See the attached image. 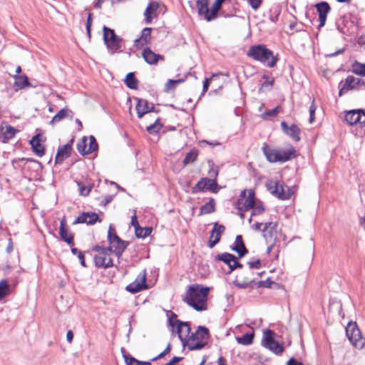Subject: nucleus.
I'll return each instance as SVG.
<instances>
[{
    "mask_svg": "<svg viewBox=\"0 0 365 365\" xmlns=\"http://www.w3.org/2000/svg\"><path fill=\"white\" fill-rule=\"evenodd\" d=\"M210 289L195 284L190 285L182 297V301L197 312L207 309V298Z\"/></svg>",
    "mask_w": 365,
    "mask_h": 365,
    "instance_id": "1",
    "label": "nucleus"
},
{
    "mask_svg": "<svg viewBox=\"0 0 365 365\" xmlns=\"http://www.w3.org/2000/svg\"><path fill=\"white\" fill-rule=\"evenodd\" d=\"M247 56L269 68L274 67L277 61V58L273 55V52L262 44L251 46L247 51Z\"/></svg>",
    "mask_w": 365,
    "mask_h": 365,
    "instance_id": "2",
    "label": "nucleus"
},
{
    "mask_svg": "<svg viewBox=\"0 0 365 365\" xmlns=\"http://www.w3.org/2000/svg\"><path fill=\"white\" fill-rule=\"evenodd\" d=\"M209 330L205 327L199 326L195 333H192L187 340L190 350H200L207 344L209 339Z\"/></svg>",
    "mask_w": 365,
    "mask_h": 365,
    "instance_id": "3",
    "label": "nucleus"
},
{
    "mask_svg": "<svg viewBox=\"0 0 365 365\" xmlns=\"http://www.w3.org/2000/svg\"><path fill=\"white\" fill-rule=\"evenodd\" d=\"M103 31V41L106 45L108 52L110 54H114L118 51H121L123 39L116 35L114 30L104 26Z\"/></svg>",
    "mask_w": 365,
    "mask_h": 365,
    "instance_id": "4",
    "label": "nucleus"
},
{
    "mask_svg": "<svg viewBox=\"0 0 365 365\" xmlns=\"http://www.w3.org/2000/svg\"><path fill=\"white\" fill-rule=\"evenodd\" d=\"M108 241L110 245L108 248H111V252L113 249V252L118 257H120L122 255L128 245L127 242L121 240L117 235L115 230L112 225H110L108 232Z\"/></svg>",
    "mask_w": 365,
    "mask_h": 365,
    "instance_id": "5",
    "label": "nucleus"
},
{
    "mask_svg": "<svg viewBox=\"0 0 365 365\" xmlns=\"http://www.w3.org/2000/svg\"><path fill=\"white\" fill-rule=\"evenodd\" d=\"M346 336L352 345L361 349L365 345V339L362 337L361 331L356 322H349L346 327Z\"/></svg>",
    "mask_w": 365,
    "mask_h": 365,
    "instance_id": "6",
    "label": "nucleus"
},
{
    "mask_svg": "<svg viewBox=\"0 0 365 365\" xmlns=\"http://www.w3.org/2000/svg\"><path fill=\"white\" fill-rule=\"evenodd\" d=\"M255 205V192L253 190H243L237 202L236 208L239 212L247 211Z\"/></svg>",
    "mask_w": 365,
    "mask_h": 365,
    "instance_id": "7",
    "label": "nucleus"
},
{
    "mask_svg": "<svg viewBox=\"0 0 365 365\" xmlns=\"http://www.w3.org/2000/svg\"><path fill=\"white\" fill-rule=\"evenodd\" d=\"M274 332L271 329H267L263 333L262 345L276 354L282 353L283 346L274 339Z\"/></svg>",
    "mask_w": 365,
    "mask_h": 365,
    "instance_id": "8",
    "label": "nucleus"
},
{
    "mask_svg": "<svg viewBox=\"0 0 365 365\" xmlns=\"http://www.w3.org/2000/svg\"><path fill=\"white\" fill-rule=\"evenodd\" d=\"M255 275V273L252 270H245L236 277L234 284L240 289L252 287L256 279Z\"/></svg>",
    "mask_w": 365,
    "mask_h": 365,
    "instance_id": "9",
    "label": "nucleus"
},
{
    "mask_svg": "<svg viewBox=\"0 0 365 365\" xmlns=\"http://www.w3.org/2000/svg\"><path fill=\"white\" fill-rule=\"evenodd\" d=\"M209 2L210 0H196L198 15L208 22L217 18L216 14H212V6L209 9Z\"/></svg>",
    "mask_w": 365,
    "mask_h": 365,
    "instance_id": "10",
    "label": "nucleus"
},
{
    "mask_svg": "<svg viewBox=\"0 0 365 365\" xmlns=\"http://www.w3.org/2000/svg\"><path fill=\"white\" fill-rule=\"evenodd\" d=\"M365 87V82L359 78H356L353 76H348L341 88L339 89V95L341 96L346 93L348 91L352 89H361Z\"/></svg>",
    "mask_w": 365,
    "mask_h": 365,
    "instance_id": "11",
    "label": "nucleus"
},
{
    "mask_svg": "<svg viewBox=\"0 0 365 365\" xmlns=\"http://www.w3.org/2000/svg\"><path fill=\"white\" fill-rule=\"evenodd\" d=\"M268 190L274 195L277 196L279 199L286 200L289 199L292 195L289 192V189L287 191L285 190L286 186H284L282 182L276 181L270 182L267 184Z\"/></svg>",
    "mask_w": 365,
    "mask_h": 365,
    "instance_id": "12",
    "label": "nucleus"
},
{
    "mask_svg": "<svg viewBox=\"0 0 365 365\" xmlns=\"http://www.w3.org/2000/svg\"><path fill=\"white\" fill-rule=\"evenodd\" d=\"M146 288V272L144 269L138 275L134 282L126 287V290L130 293L135 294Z\"/></svg>",
    "mask_w": 365,
    "mask_h": 365,
    "instance_id": "13",
    "label": "nucleus"
},
{
    "mask_svg": "<svg viewBox=\"0 0 365 365\" xmlns=\"http://www.w3.org/2000/svg\"><path fill=\"white\" fill-rule=\"evenodd\" d=\"M345 120L350 125L359 124L365 125V112L362 110H353L347 111L344 116Z\"/></svg>",
    "mask_w": 365,
    "mask_h": 365,
    "instance_id": "14",
    "label": "nucleus"
},
{
    "mask_svg": "<svg viewBox=\"0 0 365 365\" xmlns=\"http://www.w3.org/2000/svg\"><path fill=\"white\" fill-rule=\"evenodd\" d=\"M225 230V227L224 225H220L218 222L213 224V228L210 232V240L208 241V247L210 248H212L220 242Z\"/></svg>",
    "mask_w": 365,
    "mask_h": 365,
    "instance_id": "15",
    "label": "nucleus"
},
{
    "mask_svg": "<svg viewBox=\"0 0 365 365\" xmlns=\"http://www.w3.org/2000/svg\"><path fill=\"white\" fill-rule=\"evenodd\" d=\"M142 56L144 61L149 65H156L158 61L165 60L164 56L155 53L149 47L143 49Z\"/></svg>",
    "mask_w": 365,
    "mask_h": 365,
    "instance_id": "16",
    "label": "nucleus"
},
{
    "mask_svg": "<svg viewBox=\"0 0 365 365\" xmlns=\"http://www.w3.org/2000/svg\"><path fill=\"white\" fill-rule=\"evenodd\" d=\"M217 259L227 264L231 271L242 267V264L238 262L237 258L232 254L225 252L217 255Z\"/></svg>",
    "mask_w": 365,
    "mask_h": 365,
    "instance_id": "17",
    "label": "nucleus"
},
{
    "mask_svg": "<svg viewBox=\"0 0 365 365\" xmlns=\"http://www.w3.org/2000/svg\"><path fill=\"white\" fill-rule=\"evenodd\" d=\"M281 128L284 134L289 136L293 140L299 142L300 140V129L296 125L289 126L288 124L282 121L281 123Z\"/></svg>",
    "mask_w": 365,
    "mask_h": 365,
    "instance_id": "18",
    "label": "nucleus"
},
{
    "mask_svg": "<svg viewBox=\"0 0 365 365\" xmlns=\"http://www.w3.org/2000/svg\"><path fill=\"white\" fill-rule=\"evenodd\" d=\"M160 5V2L150 1L144 11L145 21L146 24H151L153 18L157 17V11Z\"/></svg>",
    "mask_w": 365,
    "mask_h": 365,
    "instance_id": "19",
    "label": "nucleus"
},
{
    "mask_svg": "<svg viewBox=\"0 0 365 365\" xmlns=\"http://www.w3.org/2000/svg\"><path fill=\"white\" fill-rule=\"evenodd\" d=\"M262 150L267 160L269 163H279L282 158L277 154V148L270 147L266 143H263Z\"/></svg>",
    "mask_w": 365,
    "mask_h": 365,
    "instance_id": "20",
    "label": "nucleus"
},
{
    "mask_svg": "<svg viewBox=\"0 0 365 365\" xmlns=\"http://www.w3.org/2000/svg\"><path fill=\"white\" fill-rule=\"evenodd\" d=\"M96 222H101L98 214L96 212H83L73 222V224L86 223L93 225Z\"/></svg>",
    "mask_w": 365,
    "mask_h": 365,
    "instance_id": "21",
    "label": "nucleus"
},
{
    "mask_svg": "<svg viewBox=\"0 0 365 365\" xmlns=\"http://www.w3.org/2000/svg\"><path fill=\"white\" fill-rule=\"evenodd\" d=\"M154 108V105L153 103L150 104L147 100L138 99L135 109L139 118H141L145 113L153 111Z\"/></svg>",
    "mask_w": 365,
    "mask_h": 365,
    "instance_id": "22",
    "label": "nucleus"
},
{
    "mask_svg": "<svg viewBox=\"0 0 365 365\" xmlns=\"http://www.w3.org/2000/svg\"><path fill=\"white\" fill-rule=\"evenodd\" d=\"M177 333L180 341L185 344V341L190 336V327L188 322H182L176 320Z\"/></svg>",
    "mask_w": 365,
    "mask_h": 365,
    "instance_id": "23",
    "label": "nucleus"
},
{
    "mask_svg": "<svg viewBox=\"0 0 365 365\" xmlns=\"http://www.w3.org/2000/svg\"><path fill=\"white\" fill-rule=\"evenodd\" d=\"M317 10L319 13V26L323 27L326 23L327 16L330 11V6L327 2L322 1L316 4Z\"/></svg>",
    "mask_w": 365,
    "mask_h": 365,
    "instance_id": "24",
    "label": "nucleus"
},
{
    "mask_svg": "<svg viewBox=\"0 0 365 365\" xmlns=\"http://www.w3.org/2000/svg\"><path fill=\"white\" fill-rule=\"evenodd\" d=\"M71 150L72 147L70 143H67L63 146H60L58 148L57 153L56 155L55 163H62L65 159L70 156Z\"/></svg>",
    "mask_w": 365,
    "mask_h": 365,
    "instance_id": "25",
    "label": "nucleus"
},
{
    "mask_svg": "<svg viewBox=\"0 0 365 365\" xmlns=\"http://www.w3.org/2000/svg\"><path fill=\"white\" fill-rule=\"evenodd\" d=\"M151 31L152 28H144L141 31L140 36L135 40L134 46L136 47H142L148 44L151 39Z\"/></svg>",
    "mask_w": 365,
    "mask_h": 365,
    "instance_id": "26",
    "label": "nucleus"
},
{
    "mask_svg": "<svg viewBox=\"0 0 365 365\" xmlns=\"http://www.w3.org/2000/svg\"><path fill=\"white\" fill-rule=\"evenodd\" d=\"M277 154L282 158L279 163H285L296 157V150L292 145L288 149L277 148Z\"/></svg>",
    "mask_w": 365,
    "mask_h": 365,
    "instance_id": "27",
    "label": "nucleus"
},
{
    "mask_svg": "<svg viewBox=\"0 0 365 365\" xmlns=\"http://www.w3.org/2000/svg\"><path fill=\"white\" fill-rule=\"evenodd\" d=\"M59 235L64 242H66L69 246L73 247V235L68 234L66 228V220L62 219L60 223Z\"/></svg>",
    "mask_w": 365,
    "mask_h": 365,
    "instance_id": "28",
    "label": "nucleus"
},
{
    "mask_svg": "<svg viewBox=\"0 0 365 365\" xmlns=\"http://www.w3.org/2000/svg\"><path fill=\"white\" fill-rule=\"evenodd\" d=\"M110 254L98 255L95 257L94 260L96 265L98 267L109 268L113 267V260L109 257Z\"/></svg>",
    "mask_w": 365,
    "mask_h": 365,
    "instance_id": "29",
    "label": "nucleus"
},
{
    "mask_svg": "<svg viewBox=\"0 0 365 365\" xmlns=\"http://www.w3.org/2000/svg\"><path fill=\"white\" fill-rule=\"evenodd\" d=\"M30 144L36 155L42 157L44 155V147L41 143L39 135H34L30 140Z\"/></svg>",
    "mask_w": 365,
    "mask_h": 365,
    "instance_id": "30",
    "label": "nucleus"
},
{
    "mask_svg": "<svg viewBox=\"0 0 365 365\" xmlns=\"http://www.w3.org/2000/svg\"><path fill=\"white\" fill-rule=\"evenodd\" d=\"M232 250L237 252L240 257H242L248 252V250L244 244L242 237L241 235H237L235 238V246L232 248Z\"/></svg>",
    "mask_w": 365,
    "mask_h": 365,
    "instance_id": "31",
    "label": "nucleus"
},
{
    "mask_svg": "<svg viewBox=\"0 0 365 365\" xmlns=\"http://www.w3.org/2000/svg\"><path fill=\"white\" fill-rule=\"evenodd\" d=\"M19 130L10 125L1 128V137L3 138L2 142L6 143L7 140L13 138Z\"/></svg>",
    "mask_w": 365,
    "mask_h": 365,
    "instance_id": "32",
    "label": "nucleus"
},
{
    "mask_svg": "<svg viewBox=\"0 0 365 365\" xmlns=\"http://www.w3.org/2000/svg\"><path fill=\"white\" fill-rule=\"evenodd\" d=\"M13 77L15 79L14 86L17 87L19 89H24L26 87L31 86L26 75H14Z\"/></svg>",
    "mask_w": 365,
    "mask_h": 365,
    "instance_id": "33",
    "label": "nucleus"
},
{
    "mask_svg": "<svg viewBox=\"0 0 365 365\" xmlns=\"http://www.w3.org/2000/svg\"><path fill=\"white\" fill-rule=\"evenodd\" d=\"M70 116L71 118L73 117L72 115V111L70 110L67 108H63L61 110H60L51 119L50 123L54 124L56 123H58L66 118V117Z\"/></svg>",
    "mask_w": 365,
    "mask_h": 365,
    "instance_id": "34",
    "label": "nucleus"
},
{
    "mask_svg": "<svg viewBox=\"0 0 365 365\" xmlns=\"http://www.w3.org/2000/svg\"><path fill=\"white\" fill-rule=\"evenodd\" d=\"M215 200L213 198H210L208 202L200 207L199 215H202L214 212L215 211Z\"/></svg>",
    "mask_w": 365,
    "mask_h": 365,
    "instance_id": "35",
    "label": "nucleus"
},
{
    "mask_svg": "<svg viewBox=\"0 0 365 365\" xmlns=\"http://www.w3.org/2000/svg\"><path fill=\"white\" fill-rule=\"evenodd\" d=\"M277 224L275 222H266L264 225V227L262 230L264 237L267 240L268 237L272 236L273 232L276 230Z\"/></svg>",
    "mask_w": 365,
    "mask_h": 365,
    "instance_id": "36",
    "label": "nucleus"
},
{
    "mask_svg": "<svg viewBox=\"0 0 365 365\" xmlns=\"http://www.w3.org/2000/svg\"><path fill=\"white\" fill-rule=\"evenodd\" d=\"M210 175L212 177H214L215 178L214 179L208 178L207 189L212 192H217V180L215 178L218 175V172H217V170H210Z\"/></svg>",
    "mask_w": 365,
    "mask_h": 365,
    "instance_id": "37",
    "label": "nucleus"
},
{
    "mask_svg": "<svg viewBox=\"0 0 365 365\" xmlns=\"http://www.w3.org/2000/svg\"><path fill=\"white\" fill-rule=\"evenodd\" d=\"M77 185L78 186L79 193L83 196H88L93 188V184L88 182H77Z\"/></svg>",
    "mask_w": 365,
    "mask_h": 365,
    "instance_id": "38",
    "label": "nucleus"
},
{
    "mask_svg": "<svg viewBox=\"0 0 365 365\" xmlns=\"http://www.w3.org/2000/svg\"><path fill=\"white\" fill-rule=\"evenodd\" d=\"M126 365H152L150 361H142L136 359L133 356L123 354V355Z\"/></svg>",
    "mask_w": 365,
    "mask_h": 365,
    "instance_id": "39",
    "label": "nucleus"
},
{
    "mask_svg": "<svg viewBox=\"0 0 365 365\" xmlns=\"http://www.w3.org/2000/svg\"><path fill=\"white\" fill-rule=\"evenodd\" d=\"M135 232L138 238H145L150 235L152 228L150 227H141L138 226V227H135Z\"/></svg>",
    "mask_w": 365,
    "mask_h": 365,
    "instance_id": "40",
    "label": "nucleus"
},
{
    "mask_svg": "<svg viewBox=\"0 0 365 365\" xmlns=\"http://www.w3.org/2000/svg\"><path fill=\"white\" fill-rule=\"evenodd\" d=\"M125 83L130 89H136L138 88V81L133 73L127 74Z\"/></svg>",
    "mask_w": 365,
    "mask_h": 365,
    "instance_id": "41",
    "label": "nucleus"
},
{
    "mask_svg": "<svg viewBox=\"0 0 365 365\" xmlns=\"http://www.w3.org/2000/svg\"><path fill=\"white\" fill-rule=\"evenodd\" d=\"M207 180L208 178H201L200 180H199L197 183L192 187V193H197L203 191L205 189H207Z\"/></svg>",
    "mask_w": 365,
    "mask_h": 365,
    "instance_id": "42",
    "label": "nucleus"
},
{
    "mask_svg": "<svg viewBox=\"0 0 365 365\" xmlns=\"http://www.w3.org/2000/svg\"><path fill=\"white\" fill-rule=\"evenodd\" d=\"M352 71L354 73L359 76H365V63H361L358 61H355L352 64Z\"/></svg>",
    "mask_w": 365,
    "mask_h": 365,
    "instance_id": "43",
    "label": "nucleus"
},
{
    "mask_svg": "<svg viewBox=\"0 0 365 365\" xmlns=\"http://www.w3.org/2000/svg\"><path fill=\"white\" fill-rule=\"evenodd\" d=\"M198 153L197 150H191L189 153H187L185 155V158L183 160L184 165H186L190 163H193L196 160Z\"/></svg>",
    "mask_w": 365,
    "mask_h": 365,
    "instance_id": "44",
    "label": "nucleus"
},
{
    "mask_svg": "<svg viewBox=\"0 0 365 365\" xmlns=\"http://www.w3.org/2000/svg\"><path fill=\"white\" fill-rule=\"evenodd\" d=\"M253 335L251 334H245L242 336L237 337V341L239 344L243 345H249L252 343Z\"/></svg>",
    "mask_w": 365,
    "mask_h": 365,
    "instance_id": "45",
    "label": "nucleus"
},
{
    "mask_svg": "<svg viewBox=\"0 0 365 365\" xmlns=\"http://www.w3.org/2000/svg\"><path fill=\"white\" fill-rule=\"evenodd\" d=\"M9 290V286L6 280H1L0 282V299H2L6 295H7Z\"/></svg>",
    "mask_w": 365,
    "mask_h": 365,
    "instance_id": "46",
    "label": "nucleus"
},
{
    "mask_svg": "<svg viewBox=\"0 0 365 365\" xmlns=\"http://www.w3.org/2000/svg\"><path fill=\"white\" fill-rule=\"evenodd\" d=\"M162 128V125L159 123L158 120L153 123L147 127L146 130L150 134H155L157 133Z\"/></svg>",
    "mask_w": 365,
    "mask_h": 365,
    "instance_id": "47",
    "label": "nucleus"
},
{
    "mask_svg": "<svg viewBox=\"0 0 365 365\" xmlns=\"http://www.w3.org/2000/svg\"><path fill=\"white\" fill-rule=\"evenodd\" d=\"M77 150L81 155L89 154L87 153L86 138H83L79 143H77Z\"/></svg>",
    "mask_w": 365,
    "mask_h": 365,
    "instance_id": "48",
    "label": "nucleus"
},
{
    "mask_svg": "<svg viewBox=\"0 0 365 365\" xmlns=\"http://www.w3.org/2000/svg\"><path fill=\"white\" fill-rule=\"evenodd\" d=\"M280 111V107L277 106L273 109L266 110L263 114L262 117L264 119H268L271 117H275Z\"/></svg>",
    "mask_w": 365,
    "mask_h": 365,
    "instance_id": "49",
    "label": "nucleus"
},
{
    "mask_svg": "<svg viewBox=\"0 0 365 365\" xmlns=\"http://www.w3.org/2000/svg\"><path fill=\"white\" fill-rule=\"evenodd\" d=\"M89 141L90 143L87 149V153H91L98 149V143L96 140V138L93 135L90 136Z\"/></svg>",
    "mask_w": 365,
    "mask_h": 365,
    "instance_id": "50",
    "label": "nucleus"
},
{
    "mask_svg": "<svg viewBox=\"0 0 365 365\" xmlns=\"http://www.w3.org/2000/svg\"><path fill=\"white\" fill-rule=\"evenodd\" d=\"M249 269L252 270L253 269H259L261 267V261L259 259H256L248 262Z\"/></svg>",
    "mask_w": 365,
    "mask_h": 365,
    "instance_id": "51",
    "label": "nucleus"
},
{
    "mask_svg": "<svg viewBox=\"0 0 365 365\" xmlns=\"http://www.w3.org/2000/svg\"><path fill=\"white\" fill-rule=\"evenodd\" d=\"M93 250L98 252L99 255H107L111 252V248L103 247L99 245H96Z\"/></svg>",
    "mask_w": 365,
    "mask_h": 365,
    "instance_id": "52",
    "label": "nucleus"
},
{
    "mask_svg": "<svg viewBox=\"0 0 365 365\" xmlns=\"http://www.w3.org/2000/svg\"><path fill=\"white\" fill-rule=\"evenodd\" d=\"M252 208H253L252 215H260L264 210V206L261 202L257 203L256 205L255 204V205Z\"/></svg>",
    "mask_w": 365,
    "mask_h": 365,
    "instance_id": "53",
    "label": "nucleus"
},
{
    "mask_svg": "<svg viewBox=\"0 0 365 365\" xmlns=\"http://www.w3.org/2000/svg\"><path fill=\"white\" fill-rule=\"evenodd\" d=\"M263 78L266 79V81L262 84L259 91H262L264 88H269V89H271L274 83V79L269 80V78L265 75L263 76Z\"/></svg>",
    "mask_w": 365,
    "mask_h": 365,
    "instance_id": "54",
    "label": "nucleus"
},
{
    "mask_svg": "<svg viewBox=\"0 0 365 365\" xmlns=\"http://www.w3.org/2000/svg\"><path fill=\"white\" fill-rule=\"evenodd\" d=\"M316 111V106L314 105V99L312 100V105L309 108V122L312 123L314 120V114Z\"/></svg>",
    "mask_w": 365,
    "mask_h": 365,
    "instance_id": "55",
    "label": "nucleus"
},
{
    "mask_svg": "<svg viewBox=\"0 0 365 365\" xmlns=\"http://www.w3.org/2000/svg\"><path fill=\"white\" fill-rule=\"evenodd\" d=\"M250 6L255 9L257 10L259 8L262 3V0H247Z\"/></svg>",
    "mask_w": 365,
    "mask_h": 365,
    "instance_id": "56",
    "label": "nucleus"
},
{
    "mask_svg": "<svg viewBox=\"0 0 365 365\" xmlns=\"http://www.w3.org/2000/svg\"><path fill=\"white\" fill-rule=\"evenodd\" d=\"M92 25V14L91 13L88 14L87 21H86V31L88 36H91V28Z\"/></svg>",
    "mask_w": 365,
    "mask_h": 365,
    "instance_id": "57",
    "label": "nucleus"
},
{
    "mask_svg": "<svg viewBox=\"0 0 365 365\" xmlns=\"http://www.w3.org/2000/svg\"><path fill=\"white\" fill-rule=\"evenodd\" d=\"M273 282L269 281V279H267L265 281H259L257 282V285L258 287H271V284Z\"/></svg>",
    "mask_w": 365,
    "mask_h": 365,
    "instance_id": "58",
    "label": "nucleus"
},
{
    "mask_svg": "<svg viewBox=\"0 0 365 365\" xmlns=\"http://www.w3.org/2000/svg\"><path fill=\"white\" fill-rule=\"evenodd\" d=\"M174 319L175 321L178 320L177 315L175 313L172 312L170 316L169 317L168 322H169L170 325L172 326L173 327H175V323L173 322Z\"/></svg>",
    "mask_w": 365,
    "mask_h": 365,
    "instance_id": "59",
    "label": "nucleus"
},
{
    "mask_svg": "<svg viewBox=\"0 0 365 365\" xmlns=\"http://www.w3.org/2000/svg\"><path fill=\"white\" fill-rule=\"evenodd\" d=\"M287 365H303V364L300 361H298L294 358H291L288 361Z\"/></svg>",
    "mask_w": 365,
    "mask_h": 365,
    "instance_id": "60",
    "label": "nucleus"
},
{
    "mask_svg": "<svg viewBox=\"0 0 365 365\" xmlns=\"http://www.w3.org/2000/svg\"><path fill=\"white\" fill-rule=\"evenodd\" d=\"M131 225L135 228L136 227H138V226H139V224H138V219H137V217H136L135 214H134V215H133L132 217H131Z\"/></svg>",
    "mask_w": 365,
    "mask_h": 365,
    "instance_id": "61",
    "label": "nucleus"
},
{
    "mask_svg": "<svg viewBox=\"0 0 365 365\" xmlns=\"http://www.w3.org/2000/svg\"><path fill=\"white\" fill-rule=\"evenodd\" d=\"M289 28L291 30H295L296 31H299L302 30L301 27H298V24L296 22L292 23L289 24Z\"/></svg>",
    "mask_w": 365,
    "mask_h": 365,
    "instance_id": "62",
    "label": "nucleus"
},
{
    "mask_svg": "<svg viewBox=\"0 0 365 365\" xmlns=\"http://www.w3.org/2000/svg\"><path fill=\"white\" fill-rule=\"evenodd\" d=\"M210 78H205L203 82V92H206L210 86Z\"/></svg>",
    "mask_w": 365,
    "mask_h": 365,
    "instance_id": "63",
    "label": "nucleus"
},
{
    "mask_svg": "<svg viewBox=\"0 0 365 365\" xmlns=\"http://www.w3.org/2000/svg\"><path fill=\"white\" fill-rule=\"evenodd\" d=\"M66 339H67L68 342H69V343L72 342L73 339V334L72 331H71V330L68 331V332L66 334Z\"/></svg>",
    "mask_w": 365,
    "mask_h": 365,
    "instance_id": "64",
    "label": "nucleus"
}]
</instances>
